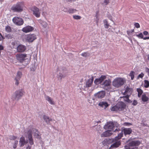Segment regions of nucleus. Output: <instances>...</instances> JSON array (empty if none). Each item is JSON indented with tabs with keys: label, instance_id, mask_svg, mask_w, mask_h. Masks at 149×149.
I'll return each instance as SVG.
<instances>
[{
	"label": "nucleus",
	"instance_id": "f257e3e1",
	"mask_svg": "<svg viewBox=\"0 0 149 149\" xmlns=\"http://www.w3.org/2000/svg\"><path fill=\"white\" fill-rule=\"evenodd\" d=\"M132 130L130 128H125L121 132L118 134L117 136H116L114 139H111L110 140V142L113 143L110 148H115L118 147L120 144V139L123 136V132L125 135L130 134L132 132Z\"/></svg>",
	"mask_w": 149,
	"mask_h": 149
},
{
	"label": "nucleus",
	"instance_id": "f03ea898",
	"mask_svg": "<svg viewBox=\"0 0 149 149\" xmlns=\"http://www.w3.org/2000/svg\"><path fill=\"white\" fill-rule=\"evenodd\" d=\"M15 58L17 60L19 63H24L27 64L29 62L31 56L29 54L21 53L16 54Z\"/></svg>",
	"mask_w": 149,
	"mask_h": 149
},
{
	"label": "nucleus",
	"instance_id": "7ed1b4c3",
	"mask_svg": "<svg viewBox=\"0 0 149 149\" xmlns=\"http://www.w3.org/2000/svg\"><path fill=\"white\" fill-rule=\"evenodd\" d=\"M126 81V79L124 77H117L113 81L112 85L114 87L118 88L123 85Z\"/></svg>",
	"mask_w": 149,
	"mask_h": 149
},
{
	"label": "nucleus",
	"instance_id": "20e7f679",
	"mask_svg": "<svg viewBox=\"0 0 149 149\" xmlns=\"http://www.w3.org/2000/svg\"><path fill=\"white\" fill-rule=\"evenodd\" d=\"M125 107V104L122 102H120L118 103L116 105L112 107L111 108V110L112 111H120L124 110Z\"/></svg>",
	"mask_w": 149,
	"mask_h": 149
},
{
	"label": "nucleus",
	"instance_id": "39448f33",
	"mask_svg": "<svg viewBox=\"0 0 149 149\" xmlns=\"http://www.w3.org/2000/svg\"><path fill=\"white\" fill-rule=\"evenodd\" d=\"M24 4L22 2H18L11 7V10L14 12H21L23 11Z\"/></svg>",
	"mask_w": 149,
	"mask_h": 149
},
{
	"label": "nucleus",
	"instance_id": "423d86ee",
	"mask_svg": "<svg viewBox=\"0 0 149 149\" xmlns=\"http://www.w3.org/2000/svg\"><path fill=\"white\" fill-rule=\"evenodd\" d=\"M24 95V92L22 90H18L15 92L12 95L11 97L12 100L14 101L18 100L23 96Z\"/></svg>",
	"mask_w": 149,
	"mask_h": 149
},
{
	"label": "nucleus",
	"instance_id": "0eeeda50",
	"mask_svg": "<svg viewBox=\"0 0 149 149\" xmlns=\"http://www.w3.org/2000/svg\"><path fill=\"white\" fill-rule=\"evenodd\" d=\"M23 40L24 41L29 42H32L36 39V35L34 34H29L23 36Z\"/></svg>",
	"mask_w": 149,
	"mask_h": 149
},
{
	"label": "nucleus",
	"instance_id": "6e6552de",
	"mask_svg": "<svg viewBox=\"0 0 149 149\" xmlns=\"http://www.w3.org/2000/svg\"><path fill=\"white\" fill-rule=\"evenodd\" d=\"M31 10L34 15L37 18L40 17V10L37 7L34 6L31 8Z\"/></svg>",
	"mask_w": 149,
	"mask_h": 149
},
{
	"label": "nucleus",
	"instance_id": "1a4fd4ad",
	"mask_svg": "<svg viewBox=\"0 0 149 149\" xmlns=\"http://www.w3.org/2000/svg\"><path fill=\"white\" fill-rule=\"evenodd\" d=\"M114 124L112 122H107L104 125V128L106 130H108L111 131L113 130Z\"/></svg>",
	"mask_w": 149,
	"mask_h": 149
},
{
	"label": "nucleus",
	"instance_id": "9d476101",
	"mask_svg": "<svg viewBox=\"0 0 149 149\" xmlns=\"http://www.w3.org/2000/svg\"><path fill=\"white\" fill-rule=\"evenodd\" d=\"M13 22L17 25H21L23 24L24 21L22 19L18 17H15L13 19Z\"/></svg>",
	"mask_w": 149,
	"mask_h": 149
},
{
	"label": "nucleus",
	"instance_id": "9b49d317",
	"mask_svg": "<svg viewBox=\"0 0 149 149\" xmlns=\"http://www.w3.org/2000/svg\"><path fill=\"white\" fill-rule=\"evenodd\" d=\"M33 29V27L30 26H27L23 28L22 30L24 32L27 33L32 31Z\"/></svg>",
	"mask_w": 149,
	"mask_h": 149
},
{
	"label": "nucleus",
	"instance_id": "f8f14e48",
	"mask_svg": "<svg viewBox=\"0 0 149 149\" xmlns=\"http://www.w3.org/2000/svg\"><path fill=\"white\" fill-rule=\"evenodd\" d=\"M93 79L94 78L92 76L86 82V87L88 88L91 87L93 83Z\"/></svg>",
	"mask_w": 149,
	"mask_h": 149
},
{
	"label": "nucleus",
	"instance_id": "ddd939ff",
	"mask_svg": "<svg viewBox=\"0 0 149 149\" xmlns=\"http://www.w3.org/2000/svg\"><path fill=\"white\" fill-rule=\"evenodd\" d=\"M29 131H30L31 132H30L31 134L32 133H34V135L37 138H39L40 136L39 134V132L37 130L34 128H32L30 129Z\"/></svg>",
	"mask_w": 149,
	"mask_h": 149
},
{
	"label": "nucleus",
	"instance_id": "4468645a",
	"mask_svg": "<svg viewBox=\"0 0 149 149\" xmlns=\"http://www.w3.org/2000/svg\"><path fill=\"white\" fill-rule=\"evenodd\" d=\"M25 46L22 45H19L17 47V50L18 52H23L26 49Z\"/></svg>",
	"mask_w": 149,
	"mask_h": 149
},
{
	"label": "nucleus",
	"instance_id": "2eb2a0df",
	"mask_svg": "<svg viewBox=\"0 0 149 149\" xmlns=\"http://www.w3.org/2000/svg\"><path fill=\"white\" fill-rule=\"evenodd\" d=\"M66 76L65 72L62 71L58 73L57 77L58 80H60L62 78H64Z\"/></svg>",
	"mask_w": 149,
	"mask_h": 149
},
{
	"label": "nucleus",
	"instance_id": "dca6fc26",
	"mask_svg": "<svg viewBox=\"0 0 149 149\" xmlns=\"http://www.w3.org/2000/svg\"><path fill=\"white\" fill-rule=\"evenodd\" d=\"M31 132L30 131H28L27 133V138L29 141V143L31 145H32L33 144L34 142L32 138V134L30 132Z\"/></svg>",
	"mask_w": 149,
	"mask_h": 149
},
{
	"label": "nucleus",
	"instance_id": "f3484780",
	"mask_svg": "<svg viewBox=\"0 0 149 149\" xmlns=\"http://www.w3.org/2000/svg\"><path fill=\"white\" fill-rule=\"evenodd\" d=\"M105 92L104 91H101L95 94V96L96 97H98L99 98H103L105 95Z\"/></svg>",
	"mask_w": 149,
	"mask_h": 149
},
{
	"label": "nucleus",
	"instance_id": "a211bd4d",
	"mask_svg": "<svg viewBox=\"0 0 149 149\" xmlns=\"http://www.w3.org/2000/svg\"><path fill=\"white\" fill-rule=\"evenodd\" d=\"M19 145L20 146H23L28 143L27 141H26L24 137L22 136L20 138L19 141Z\"/></svg>",
	"mask_w": 149,
	"mask_h": 149
},
{
	"label": "nucleus",
	"instance_id": "6ab92c4d",
	"mask_svg": "<svg viewBox=\"0 0 149 149\" xmlns=\"http://www.w3.org/2000/svg\"><path fill=\"white\" fill-rule=\"evenodd\" d=\"M45 97V100H47L50 104L54 105L55 104V102L53 99L51 97L47 95H46Z\"/></svg>",
	"mask_w": 149,
	"mask_h": 149
},
{
	"label": "nucleus",
	"instance_id": "aec40b11",
	"mask_svg": "<svg viewBox=\"0 0 149 149\" xmlns=\"http://www.w3.org/2000/svg\"><path fill=\"white\" fill-rule=\"evenodd\" d=\"M111 131L107 130V131L104 132L101 134V137H107L111 135L112 134Z\"/></svg>",
	"mask_w": 149,
	"mask_h": 149
},
{
	"label": "nucleus",
	"instance_id": "412c9836",
	"mask_svg": "<svg viewBox=\"0 0 149 149\" xmlns=\"http://www.w3.org/2000/svg\"><path fill=\"white\" fill-rule=\"evenodd\" d=\"M98 105L100 106L103 107L104 109H105L109 105L106 102L101 101L99 103Z\"/></svg>",
	"mask_w": 149,
	"mask_h": 149
},
{
	"label": "nucleus",
	"instance_id": "4be33fe9",
	"mask_svg": "<svg viewBox=\"0 0 149 149\" xmlns=\"http://www.w3.org/2000/svg\"><path fill=\"white\" fill-rule=\"evenodd\" d=\"M132 89L127 87L125 89V92L123 93L124 95H130L132 93Z\"/></svg>",
	"mask_w": 149,
	"mask_h": 149
},
{
	"label": "nucleus",
	"instance_id": "5701e85b",
	"mask_svg": "<svg viewBox=\"0 0 149 149\" xmlns=\"http://www.w3.org/2000/svg\"><path fill=\"white\" fill-rule=\"evenodd\" d=\"M140 143V142L139 141H134L130 142L129 143V146H139Z\"/></svg>",
	"mask_w": 149,
	"mask_h": 149
},
{
	"label": "nucleus",
	"instance_id": "b1692460",
	"mask_svg": "<svg viewBox=\"0 0 149 149\" xmlns=\"http://www.w3.org/2000/svg\"><path fill=\"white\" fill-rule=\"evenodd\" d=\"M43 118L45 121L46 122L47 124H49V122L52 121V119L51 118L46 116H44Z\"/></svg>",
	"mask_w": 149,
	"mask_h": 149
},
{
	"label": "nucleus",
	"instance_id": "393cba45",
	"mask_svg": "<svg viewBox=\"0 0 149 149\" xmlns=\"http://www.w3.org/2000/svg\"><path fill=\"white\" fill-rule=\"evenodd\" d=\"M110 83L111 81L109 79H106L103 82L101 85L105 86H108L110 85Z\"/></svg>",
	"mask_w": 149,
	"mask_h": 149
},
{
	"label": "nucleus",
	"instance_id": "a878e982",
	"mask_svg": "<svg viewBox=\"0 0 149 149\" xmlns=\"http://www.w3.org/2000/svg\"><path fill=\"white\" fill-rule=\"evenodd\" d=\"M22 76V73L20 71H18L15 78V80H19L21 78Z\"/></svg>",
	"mask_w": 149,
	"mask_h": 149
},
{
	"label": "nucleus",
	"instance_id": "bb28decb",
	"mask_svg": "<svg viewBox=\"0 0 149 149\" xmlns=\"http://www.w3.org/2000/svg\"><path fill=\"white\" fill-rule=\"evenodd\" d=\"M125 96H124L122 97H123L124 101H125L126 102H131V101L130 100L129 98V97L130 96V95H125Z\"/></svg>",
	"mask_w": 149,
	"mask_h": 149
},
{
	"label": "nucleus",
	"instance_id": "cd10ccee",
	"mask_svg": "<svg viewBox=\"0 0 149 149\" xmlns=\"http://www.w3.org/2000/svg\"><path fill=\"white\" fill-rule=\"evenodd\" d=\"M141 99L143 102H146L148 100V98L146 96L145 94H143L142 96Z\"/></svg>",
	"mask_w": 149,
	"mask_h": 149
},
{
	"label": "nucleus",
	"instance_id": "c85d7f7f",
	"mask_svg": "<svg viewBox=\"0 0 149 149\" xmlns=\"http://www.w3.org/2000/svg\"><path fill=\"white\" fill-rule=\"evenodd\" d=\"M106 76L105 75H102L99 78L101 84L104 81V80L106 78Z\"/></svg>",
	"mask_w": 149,
	"mask_h": 149
},
{
	"label": "nucleus",
	"instance_id": "c756f323",
	"mask_svg": "<svg viewBox=\"0 0 149 149\" xmlns=\"http://www.w3.org/2000/svg\"><path fill=\"white\" fill-rule=\"evenodd\" d=\"M135 72L133 71H131L130 72L129 76L131 77V79L133 80L134 77Z\"/></svg>",
	"mask_w": 149,
	"mask_h": 149
},
{
	"label": "nucleus",
	"instance_id": "7c9ffc66",
	"mask_svg": "<svg viewBox=\"0 0 149 149\" xmlns=\"http://www.w3.org/2000/svg\"><path fill=\"white\" fill-rule=\"evenodd\" d=\"M39 22L40 24L42 26L44 27H46L47 26V24L45 22L41 20H39Z\"/></svg>",
	"mask_w": 149,
	"mask_h": 149
},
{
	"label": "nucleus",
	"instance_id": "2f4dec72",
	"mask_svg": "<svg viewBox=\"0 0 149 149\" xmlns=\"http://www.w3.org/2000/svg\"><path fill=\"white\" fill-rule=\"evenodd\" d=\"M77 10L75 9L70 8L68 10V13L70 14L76 12Z\"/></svg>",
	"mask_w": 149,
	"mask_h": 149
},
{
	"label": "nucleus",
	"instance_id": "473e14b6",
	"mask_svg": "<svg viewBox=\"0 0 149 149\" xmlns=\"http://www.w3.org/2000/svg\"><path fill=\"white\" fill-rule=\"evenodd\" d=\"M137 91L138 93V97H141V95L143 92V91L141 89L139 88H137Z\"/></svg>",
	"mask_w": 149,
	"mask_h": 149
},
{
	"label": "nucleus",
	"instance_id": "72a5a7b5",
	"mask_svg": "<svg viewBox=\"0 0 149 149\" xmlns=\"http://www.w3.org/2000/svg\"><path fill=\"white\" fill-rule=\"evenodd\" d=\"M144 86L146 88H148L149 86V81L147 80H145Z\"/></svg>",
	"mask_w": 149,
	"mask_h": 149
},
{
	"label": "nucleus",
	"instance_id": "f704fd0d",
	"mask_svg": "<svg viewBox=\"0 0 149 149\" xmlns=\"http://www.w3.org/2000/svg\"><path fill=\"white\" fill-rule=\"evenodd\" d=\"M73 18L74 19L79 20L81 19V17L80 16L75 15H73Z\"/></svg>",
	"mask_w": 149,
	"mask_h": 149
},
{
	"label": "nucleus",
	"instance_id": "c9c22d12",
	"mask_svg": "<svg viewBox=\"0 0 149 149\" xmlns=\"http://www.w3.org/2000/svg\"><path fill=\"white\" fill-rule=\"evenodd\" d=\"M81 55L84 57H86L89 56L90 54L88 52H85L82 53L81 54Z\"/></svg>",
	"mask_w": 149,
	"mask_h": 149
},
{
	"label": "nucleus",
	"instance_id": "e433bc0d",
	"mask_svg": "<svg viewBox=\"0 0 149 149\" xmlns=\"http://www.w3.org/2000/svg\"><path fill=\"white\" fill-rule=\"evenodd\" d=\"M94 83L96 85H98L100 84L101 85V83L99 78L96 79L94 81Z\"/></svg>",
	"mask_w": 149,
	"mask_h": 149
},
{
	"label": "nucleus",
	"instance_id": "4c0bfd02",
	"mask_svg": "<svg viewBox=\"0 0 149 149\" xmlns=\"http://www.w3.org/2000/svg\"><path fill=\"white\" fill-rule=\"evenodd\" d=\"M5 29L6 31L8 32H10L11 30L10 27L9 26H6L5 27Z\"/></svg>",
	"mask_w": 149,
	"mask_h": 149
},
{
	"label": "nucleus",
	"instance_id": "58836bf2",
	"mask_svg": "<svg viewBox=\"0 0 149 149\" xmlns=\"http://www.w3.org/2000/svg\"><path fill=\"white\" fill-rule=\"evenodd\" d=\"M136 36L139 38H143V36L141 33H140L139 34H136Z\"/></svg>",
	"mask_w": 149,
	"mask_h": 149
},
{
	"label": "nucleus",
	"instance_id": "ea45409f",
	"mask_svg": "<svg viewBox=\"0 0 149 149\" xmlns=\"http://www.w3.org/2000/svg\"><path fill=\"white\" fill-rule=\"evenodd\" d=\"M110 0H104L103 4L107 5L109 3Z\"/></svg>",
	"mask_w": 149,
	"mask_h": 149
},
{
	"label": "nucleus",
	"instance_id": "a19ab883",
	"mask_svg": "<svg viewBox=\"0 0 149 149\" xmlns=\"http://www.w3.org/2000/svg\"><path fill=\"white\" fill-rule=\"evenodd\" d=\"M144 76V74L143 72H141L140 74H139L137 76V79H139V78H142Z\"/></svg>",
	"mask_w": 149,
	"mask_h": 149
},
{
	"label": "nucleus",
	"instance_id": "79ce46f5",
	"mask_svg": "<svg viewBox=\"0 0 149 149\" xmlns=\"http://www.w3.org/2000/svg\"><path fill=\"white\" fill-rule=\"evenodd\" d=\"M17 138V136L13 135L10 136L9 137V139L11 140H15Z\"/></svg>",
	"mask_w": 149,
	"mask_h": 149
},
{
	"label": "nucleus",
	"instance_id": "37998d69",
	"mask_svg": "<svg viewBox=\"0 0 149 149\" xmlns=\"http://www.w3.org/2000/svg\"><path fill=\"white\" fill-rule=\"evenodd\" d=\"M134 26L137 28H139L140 27L139 24L138 23L135 22L134 23Z\"/></svg>",
	"mask_w": 149,
	"mask_h": 149
},
{
	"label": "nucleus",
	"instance_id": "c03bdc74",
	"mask_svg": "<svg viewBox=\"0 0 149 149\" xmlns=\"http://www.w3.org/2000/svg\"><path fill=\"white\" fill-rule=\"evenodd\" d=\"M145 70L148 76L149 77V69L148 68L146 67L145 68Z\"/></svg>",
	"mask_w": 149,
	"mask_h": 149
},
{
	"label": "nucleus",
	"instance_id": "a18cd8bd",
	"mask_svg": "<svg viewBox=\"0 0 149 149\" xmlns=\"http://www.w3.org/2000/svg\"><path fill=\"white\" fill-rule=\"evenodd\" d=\"M30 69L31 71H34L36 69V67L34 65H33L31 67Z\"/></svg>",
	"mask_w": 149,
	"mask_h": 149
},
{
	"label": "nucleus",
	"instance_id": "49530a36",
	"mask_svg": "<svg viewBox=\"0 0 149 149\" xmlns=\"http://www.w3.org/2000/svg\"><path fill=\"white\" fill-rule=\"evenodd\" d=\"M62 10L65 12L68 13V10L65 7L63 8Z\"/></svg>",
	"mask_w": 149,
	"mask_h": 149
},
{
	"label": "nucleus",
	"instance_id": "de8ad7c7",
	"mask_svg": "<svg viewBox=\"0 0 149 149\" xmlns=\"http://www.w3.org/2000/svg\"><path fill=\"white\" fill-rule=\"evenodd\" d=\"M137 104V102L136 100H134L133 102V104L134 105H136Z\"/></svg>",
	"mask_w": 149,
	"mask_h": 149
},
{
	"label": "nucleus",
	"instance_id": "09e8293b",
	"mask_svg": "<svg viewBox=\"0 0 149 149\" xmlns=\"http://www.w3.org/2000/svg\"><path fill=\"white\" fill-rule=\"evenodd\" d=\"M131 125V124L129 123H124V125L126 126H129L130 125Z\"/></svg>",
	"mask_w": 149,
	"mask_h": 149
},
{
	"label": "nucleus",
	"instance_id": "8fccbe9b",
	"mask_svg": "<svg viewBox=\"0 0 149 149\" xmlns=\"http://www.w3.org/2000/svg\"><path fill=\"white\" fill-rule=\"evenodd\" d=\"M104 25L105 24H108V22L107 20L106 19H105L104 20Z\"/></svg>",
	"mask_w": 149,
	"mask_h": 149
},
{
	"label": "nucleus",
	"instance_id": "3c124183",
	"mask_svg": "<svg viewBox=\"0 0 149 149\" xmlns=\"http://www.w3.org/2000/svg\"><path fill=\"white\" fill-rule=\"evenodd\" d=\"M109 26V24L104 25V27L106 29H108Z\"/></svg>",
	"mask_w": 149,
	"mask_h": 149
},
{
	"label": "nucleus",
	"instance_id": "603ef678",
	"mask_svg": "<svg viewBox=\"0 0 149 149\" xmlns=\"http://www.w3.org/2000/svg\"><path fill=\"white\" fill-rule=\"evenodd\" d=\"M143 33L144 35H146L148 34V32L146 31H145L143 32Z\"/></svg>",
	"mask_w": 149,
	"mask_h": 149
},
{
	"label": "nucleus",
	"instance_id": "864d4df0",
	"mask_svg": "<svg viewBox=\"0 0 149 149\" xmlns=\"http://www.w3.org/2000/svg\"><path fill=\"white\" fill-rule=\"evenodd\" d=\"M18 143V141H16V140L15 141V143H14V145L16 146L17 145Z\"/></svg>",
	"mask_w": 149,
	"mask_h": 149
},
{
	"label": "nucleus",
	"instance_id": "5fc2aeb1",
	"mask_svg": "<svg viewBox=\"0 0 149 149\" xmlns=\"http://www.w3.org/2000/svg\"><path fill=\"white\" fill-rule=\"evenodd\" d=\"M144 40H146V39H149V37H145L144 38H143Z\"/></svg>",
	"mask_w": 149,
	"mask_h": 149
},
{
	"label": "nucleus",
	"instance_id": "6e6d98bb",
	"mask_svg": "<svg viewBox=\"0 0 149 149\" xmlns=\"http://www.w3.org/2000/svg\"><path fill=\"white\" fill-rule=\"evenodd\" d=\"M120 130V129L118 128H117L115 129V130L114 131V132L119 131Z\"/></svg>",
	"mask_w": 149,
	"mask_h": 149
},
{
	"label": "nucleus",
	"instance_id": "4d7b16f0",
	"mask_svg": "<svg viewBox=\"0 0 149 149\" xmlns=\"http://www.w3.org/2000/svg\"><path fill=\"white\" fill-rule=\"evenodd\" d=\"M16 80V82H15V84L16 85H17L18 84V81L19 80H17H17Z\"/></svg>",
	"mask_w": 149,
	"mask_h": 149
},
{
	"label": "nucleus",
	"instance_id": "13d9d810",
	"mask_svg": "<svg viewBox=\"0 0 149 149\" xmlns=\"http://www.w3.org/2000/svg\"><path fill=\"white\" fill-rule=\"evenodd\" d=\"M108 17L111 20H112V17L111 16H108Z\"/></svg>",
	"mask_w": 149,
	"mask_h": 149
},
{
	"label": "nucleus",
	"instance_id": "bf43d9fd",
	"mask_svg": "<svg viewBox=\"0 0 149 149\" xmlns=\"http://www.w3.org/2000/svg\"><path fill=\"white\" fill-rule=\"evenodd\" d=\"M26 149H31V147L29 146H28L26 148Z\"/></svg>",
	"mask_w": 149,
	"mask_h": 149
},
{
	"label": "nucleus",
	"instance_id": "052dcab7",
	"mask_svg": "<svg viewBox=\"0 0 149 149\" xmlns=\"http://www.w3.org/2000/svg\"><path fill=\"white\" fill-rule=\"evenodd\" d=\"M13 148H15V149L16 148V146L14 145V146H13Z\"/></svg>",
	"mask_w": 149,
	"mask_h": 149
},
{
	"label": "nucleus",
	"instance_id": "680f3d73",
	"mask_svg": "<svg viewBox=\"0 0 149 149\" xmlns=\"http://www.w3.org/2000/svg\"><path fill=\"white\" fill-rule=\"evenodd\" d=\"M125 148L126 149H130L127 146H125Z\"/></svg>",
	"mask_w": 149,
	"mask_h": 149
},
{
	"label": "nucleus",
	"instance_id": "e2e57ef3",
	"mask_svg": "<svg viewBox=\"0 0 149 149\" xmlns=\"http://www.w3.org/2000/svg\"><path fill=\"white\" fill-rule=\"evenodd\" d=\"M148 60H149V55H148Z\"/></svg>",
	"mask_w": 149,
	"mask_h": 149
},
{
	"label": "nucleus",
	"instance_id": "0e129e2a",
	"mask_svg": "<svg viewBox=\"0 0 149 149\" xmlns=\"http://www.w3.org/2000/svg\"><path fill=\"white\" fill-rule=\"evenodd\" d=\"M127 33L128 34H129L130 33L128 31H127Z\"/></svg>",
	"mask_w": 149,
	"mask_h": 149
},
{
	"label": "nucleus",
	"instance_id": "69168bd1",
	"mask_svg": "<svg viewBox=\"0 0 149 149\" xmlns=\"http://www.w3.org/2000/svg\"><path fill=\"white\" fill-rule=\"evenodd\" d=\"M98 132H99V133H101V132H100V131H98Z\"/></svg>",
	"mask_w": 149,
	"mask_h": 149
},
{
	"label": "nucleus",
	"instance_id": "338daca9",
	"mask_svg": "<svg viewBox=\"0 0 149 149\" xmlns=\"http://www.w3.org/2000/svg\"><path fill=\"white\" fill-rule=\"evenodd\" d=\"M3 0H0V2H1Z\"/></svg>",
	"mask_w": 149,
	"mask_h": 149
},
{
	"label": "nucleus",
	"instance_id": "774afa93",
	"mask_svg": "<svg viewBox=\"0 0 149 149\" xmlns=\"http://www.w3.org/2000/svg\"><path fill=\"white\" fill-rule=\"evenodd\" d=\"M102 129V128H101V129L100 130H100L101 131H102L101 130Z\"/></svg>",
	"mask_w": 149,
	"mask_h": 149
}]
</instances>
